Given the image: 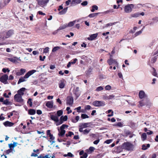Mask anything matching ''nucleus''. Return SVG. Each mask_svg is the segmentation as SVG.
Returning <instances> with one entry per match:
<instances>
[{
    "label": "nucleus",
    "instance_id": "nucleus-1",
    "mask_svg": "<svg viewBox=\"0 0 158 158\" xmlns=\"http://www.w3.org/2000/svg\"><path fill=\"white\" fill-rule=\"evenodd\" d=\"M35 70H32L28 72L23 77H21L19 79L18 82V84H19L20 83L26 81L27 79L31 75L36 72Z\"/></svg>",
    "mask_w": 158,
    "mask_h": 158
},
{
    "label": "nucleus",
    "instance_id": "nucleus-2",
    "mask_svg": "<svg viewBox=\"0 0 158 158\" xmlns=\"http://www.w3.org/2000/svg\"><path fill=\"white\" fill-rule=\"evenodd\" d=\"M123 149L129 151H133L135 148V146L130 142L124 143L122 145Z\"/></svg>",
    "mask_w": 158,
    "mask_h": 158
},
{
    "label": "nucleus",
    "instance_id": "nucleus-3",
    "mask_svg": "<svg viewBox=\"0 0 158 158\" xmlns=\"http://www.w3.org/2000/svg\"><path fill=\"white\" fill-rule=\"evenodd\" d=\"M134 7L133 4H128L124 7V11L126 13H130L132 10V9Z\"/></svg>",
    "mask_w": 158,
    "mask_h": 158
},
{
    "label": "nucleus",
    "instance_id": "nucleus-4",
    "mask_svg": "<svg viewBox=\"0 0 158 158\" xmlns=\"http://www.w3.org/2000/svg\"><path fill=\"white\" fill-rule=\"evenodd\" d=\"M92 104L96 107L103 106L105 105V102L103 101H95L92 103Z\"/></svg>",
    "mask_w": 158,
    "mask_h": 158
},
{
    "label": "nucleus",
    "instance_id": "nucleus-5",
    "mask_svg": "<svg viewBox=\"0 0 158 158\" xmlns=\"http://www.w3.org/2000/svg\"><path fill=\"white\" fill-rule=\"evenodd\" d=\"M49 0H38V4L42 7H44L46 5Z\"/></svg>",
    "mask_w": 158,
    "mask_h": 158
},
{
    "label": "nucleus",
    "instance_id": "nucleus-6",
    "mask_svg": "<svg viewBox=\"0 0 158 158\" xmlns=\"http://www.w3.org/2000/svg\"><path fill=\"white\" fill-rule=\"evenodd\" d=\"M88 123H83L80 124L79 126V131L80 132H81L84 128H86L88 127Z\"/></svg>",
    "mask_w": 158,
    "mask_h": 158
},
{
    "label": "nucleus",
    "instance_id": "nucleus-7",
    "mask_svg": "<svg viewBox=\"0 0 158 158\" xmlns=\"http://www.w3.org/2000/svg\"><path fill=\"white\" fill-rule=\"evenodd\" d=\"M15 100L20 103H23V99L22 98V96L19 94H16L14 96Z\"/></svg>",
    "mask_w": 158,
    "mask_h": 158
},
{
    "label": "nucleus",
    "instance_id": "nucleus-8",
    "mask_svg": "<svg viewBox=\"0 0 158 158\" xmlns=\"http://www.w3.org/2000/svg\"><path fill=\"white\" fill-rule=\"evenodd\" d=\"M73 99L71 96H68L67 98L66 104L69 106H72L73 103Z\"/></svg>",
    "mask_w": 158,
    "mask_h": 158
},
{
    "label": "nucleus",
    "instance_id": "nucleus-9",
    "mask_svg": "<svg viewBox=\"0 0 158 158\" xmlns=\"http://www.w3.org/2000/svg\"><path fill=\"white\" fill-rule=\"evenodd\" d=\"M66 81L63 79L61 80L58 83L59 87L60 89L63 88L65 86Z\"/></svg>",
    "mask_w": 158,
    "mask_h": 158
},
{
    "label": "nucleus",
    "instance_id": "nucleus-10",
    "mask_svg": "<svg viewBox=\"0 0 158 158\" xmlns=\"http://www.w3.org/2000/svg\"><path fill=\"white\" fill-rule=\"evenodd\" d=\"M8 79V76L7 75L5 74L0 78V81L2 82L6 83Z\"/></svg>",
    "mask_w": 158,
    "mask_h": 158
},
{
    "label": "nucleus",
    "instance_id": "nucleus-11",
    "mask_svg": "<svg viewBox=\"0 0 158 158\" xmlns=\"http://www.w3.org/2000/svg\"><path fill=\"white\" fill-rule=\"evenodd\" d=\"M26 72V70L25 69L22 68L16 72V74L17 76H21L23 75Z\"/></svg>",
    "mask_w": 158,
    "mask_h": 158
},
{
    "label": "nucleus",
    "instance_id": "nucleus-12",
    "mask_svg": "<svg viewBox=\"0 0 158 158\" xmlns=\"http://www.w3.org/2000/svg\"><path fill=\"white\" fill-rule=\"evenodd\" d=\"M139 96L140 98L142 99L146 97V95L144 91L141 90L139 93Z\"/></svg>",
    "mask_w": 158,
    "mask_h": 158
},
{
    "label": "nucleus",
    "instance_id": "nucleus-13",
    "mask_svg": "<svg viewBox=\"0 0 158 158\" xmlns=\"http://www.w3.org/2000/svg\"><path fill=\"white\" fill-rule=\"evenodd\" d=\"M98 35V33L90 35L89 37L87 38V39L89 40H94L97 37Z\"/></svg>",
    "mask_w": 158,
    "mask_h": 158
},
{
    "label": "nucleus",
    "instance_id": "nucleus-14",
    "mask_svg": "<svg viewBox=\"0 0 158 158\" xmlns=\"http://www.w3.org/2000/svg\"><path fill=\"white\" fill-rule=\"evenodd\" d=\"M107 62L109 65L113 64L116 65L118 64V63L115 60L111 58L109 60H108Z\"/></svg>",
    "mask_w": 158,
    "mask_h": 158
},
{
    "label": "nucleus",
    "instance_id": "nucleus-15",
    "mask_svg": "<svg viewBox=\"0 0 158 158\" xmlns=\"http://www.w3.org/2000/svg\"><path fill=\"white\" fill-rule=\"evenodd\" d=\"M73 93L77 97H78L80 94V93L79 92V87H77L76 88L74 89Z\"/></svg>",
    "mask_w": 158,
    "mask_h": 158
},
{
    "label": "nucleus",
    "instance_id": "nucleus-16",
    "mask_svg": "<svg viewBox=\"0 0 158 158\" xmlns=\"http://www.w3.org/2000/svg\"><path fill=\"white\" fill-rule=\"evenodd\" d=\"M53 103L52 101H48L46 104V106L49 108H52L53 107Z\"/></svg>",
    "mask_w": 158,
    "mask_h": 158
},
{
    "label": "nucleus",
    "instance_id": "nucleus-17",
    "mask_svg": "<svg viewBox=\"0 0 158 158\" xmlns=\"http://www.w3.org/2000/svg\"><path fill=\"white\" fill-rule=\"evenodd\" d=\"M25 90L26 89L25 88H21L18 91V94H17L22 96L24 94Z\"/></svg>",
    "mask_w": 158,
    "mask_h": 158
},
{
    "label": "nucleus",
    "instance_id": "nucleus-18",
    "mask_svg": "<svg viewBox=\"0 0 158 158\" xmlns=\"http://www.w3.org/2000/svg\"><path fill=\"white\" fill-rule=\"evenodd\" d=\"M80 19H78L75 20L72 22H70L67 24L68 27H71L74 25L76 22H79Z\"/></svg>",
    "mask_w": 158,
    "mask_h": 158
},
{
    "label": "nucleus",
    "instance_id": "nucleus-19",
    "mask_svg": "<svg viewBox=\"0 0 158 158\" xmlns=\"http://www.w3.org/2000/svg\"><path fill=\"white\" fill-rule=\"evenodd\" d=\"M77 60V58H75L73 60H71V61L69 62L67 65V67L68 68H69L70 67L72 64H74L76 63Z\"/></svg>",
    "mask_w": 158,
    "mask_h": 158
},
{
    "label": "nucleus",
    "instance_id": "nucleus-20",
    "mask_svg": "<svg viewBox=\"0 0 158 158\" xmlns=\"http://www.w3.org/2000/svg\"><path fill=\"white\" fill-rule=\"evenodd\" d=\"M17 143L16 142H14L13 144H10V153H13L15 152L13 149L14 148L16 147L17 145Z\"/></svg>",
    "mask_w": 158,
    "mask_h": 158
},
{
    "label": "nucleus",
    "instance_id": "nucleus-21",
    "mask_svg": "<svg viewBox=\"0 0 158 158\" xmlns=\"http://www.w3.org/2000/svg\"><path fill=\"white\" fill-rule=\"evenodd\" d=\"M58 130L59 132L58 135L60 136H63L65 133V130L59 129V127H58Z\"/></svg>",
    "mask_w": 158,
    "mask_h": 158
},
{
    "label": "nucleus",
    "instance_id": "nucleus-22",
    "mask_svg": "<svg viewBox=\"0 0 158 158\" xmlns=\"http://www.w3.org/2000/svg\"><path fill=\"white\" fill-rule=\"evenodd\" d=\"M68 7H66L62 9V10L60 11L58 13V14L60 15H63L65 14L67 11Z\"/></svg>",
    "mask_w": 158,
    "mask_h": 158
},
{
    "label": "nucleus",
    "instance_id": "nucleus-23",
    "mask_svg": "<svg viewBox=\"0 0 158 158\" xmlns=\"http://www.w3.org/2000/svg\"><path fill=\"white\" fill-rule=\"evenodd\" d=\"M49 141L51 143V144H52L53 143L55 142V137L53 135H50V136H49Z\"/></svg>",
    "mask_w": 158,
    "mask_h": 158
},
{
    "label": "nucleus",
    "instance_id": "nucleus-24",
    "mask_svg": "<svg viewBox=\"0 0 158 158\" xmlns=\"http://www.w3.org/2000/svg\"><path fill=\"white\" fill-rule=\"evenodd\" d=\"M28 114L31 115H33L35 114L36 113V111L35 110L32 109L29 110L28 111Z\"/></svg>",
    "mask_w": 158,
    "mask_h": 158
},
{
    "label": "nucleus",
    "instance_id": "nucleus-25",
    "mask_svg": "<svg viewBox=\"0 0 158 158\" xmlns=\"http://www.w3.org/2000/svg\"><path fill=\"white\" fill-rule=\"evenodd\" d=\"M100 13L99 12L92 13L89 14L88 15V17L90 18L96 17Z\"/></svg>",
    "mask_w": 158,
    "mask_h": 158
},
{
    "label": "nucleus",
    "instance_id": "nucleus-26",
    "mask_svg": "<svg viewBox=\"0 0 158 158\" xmlns=\"http://www.w3.org/2000/svg\"><path fill=\"white\" fill-rule=\"evenodd\" d=\"M51 118L52 120L55 122L56 121H58V119H59L58 117L57 116L53 115H51Z\"/></svg>",
    "mask_w": 158,
    "mask_h": 158
},
{
    "label": "nucleus",
    "instance_id": "nucleus-27",
    "mask_svg": "<svg viewBox=\"0 0 158 158\" xmlns=\"http://www.w3.org/2000/svg\"><path fill=\"white\" fill-rule=\"evenodd\" d=\"M150 145L149 144H144L142 146V149L143 150H146L149 148Z\"/></svg>",
    "mask_w": 158,
    "mask_h": 158
},
{
    "label": "nucleus",
    "instance_id": "nucleus-28",
    "mask_svg": "<svg viewBox=\"0 0 158 158\" xmlns=\"http://www.w3.org/2000/svg\"><path fill=\"white\" fill-rule=\"evenodd\" d=\"M81 2V0H72L71 3L72 4H77L80 3Z\"/></svg>",
    "mask_w": 158,
    "mask_h": 158
},
{
    "label": "nucleus",
    "instance_id": "nucleus-29",
    "mask_svg": "<svg viewBox=\"0 0 158 158\" xmlns=\"http://www.w3.org/2000/svg\"><path fill=\"white\" fill-rule=\"evenodd\" d=\"M80 117L78 116H76L75 118H73L72 119V121L74 123L77 122L79 120Z\"/></svg>",
    "mask_w": 158,
    "mask_h": 158
},
{
    "label": "nucleus",
    "instance_id": "nucleus-30",
    "mask_svg": "<svg viewBox=\"0 0 158 158\" xmlns=\"http://www.w3.org/2000/svg\"><path fill=\"white\" fill-rule=\"evenodd\" d=\"M98 9V6L95 5H93L92 6V9L91 10V11L92 12H94L95 10H97Z\"/></svg>",
    "mask_w": 158,
    "mask_h": 158
},
{
    "label": "nucleus",
    "instance_id": "nucleus-31",
    "mask_svg": "<svg viewBox=\"0 0 158 158\" xmlns=\"http://www.w3.org/2000/svg\"><path fill=\"white\" fill-rule=\"evenodd\" d=\"M10 95V91L9 90H7L5 91L4 94L3 96L6 98H9V95Z\"/></svg>",
    "mask_w": 158,
    "mask_h": 158
},
{
    "label": "nucleus",
    "instance_id": "nucleus-32",
    "mask_svg": "<svg viewBox=\"0 0 158 158\" xmlns=\"http://www.w3.org/2000/svg\"><path fill=\"white\" fill-rule=\"evenodd\" d=\"M141 138L142 141L145 140L147 138V135L145 133H143L141 136Z\"/></svg>",
    "mask_w": 158,
    "mask_h": 158
},
{
    "label": "nucleus",
    "instance_id": "nucleus-33",
    "mask_svg": "<svg viewBox=\"0 0 158 158\" xmlns=\"http://www.w3.org/2000/svg\"><path fill=\"white\" fill-rule=\"evenodd\" d=\"M19 59L16 57L10 58V61L15 63H17V61Z\"/></svg>",
    "mask_w": 158,
    "mask_h": 158
},
{
    "label": "nucleus",
    "instance_id": "nucleus-34",
    "mask_svg": "<svg viewBox=\"0 0 158 158\" xmlns=\"http://www.w3.org/2000/svg\"><path fill=\"white\" fill-rule=\"evenodd\" d=\"M60 48V47L59 46H56L54 47L52 50V52H54L56 51H58L59 49Z\"/></svg>",
    "mask_w": 158,
    "mask_h": 158
},
{
    "label": "nucleus",
    "instance_id": "nucleus-35",
    "mask_svg": "<svg viewBox=\"0 0 158 158\" xmlns=\"http://www.w3.org/2000/svg\"><path fill=\"white\" fill-rule=\"evenodd\" d=\"M117 23V22H114V23H107V24H106V25H105L104 27L103 28H104L107 27H108L111 26H112L113 25H114Z\"/></svg>",
    "mask_w": 158,
    "mask_h": 158
},
{
    "label": "nucleus",
    "instance_id": "nucleus-36",
    "mask_svg": "<svg viewBox=\"0 0 158 158\" xmlns=\"http://www.w3.org/2000/svg\"><path fill=\"white\" fill-rule=\"evenodd\" d=\"M62 121H63V122L64 121H65L67 120L68 119V116L67 115H65L64 116H61L60 118Z\"/></svg>",
    "mask_w": 158,
    "mask_h": 158
},
{
    "label": "nucleus",
    "instance_id": "nucleus-37",
    "mask_svg": "<svg viewBox=\"0 0 158 158\" xmlns=\"http://www.w3.org/2000/svg\"><path fill=\"white\" fill-rule=\"evenodd\" d=\"M63 123V121H62V120H61V119L60 118L59 120L58 119V121H56L55 122V124L56 126H59L62 124Z\"/></svg>",
    "mask_w": 158,
    "mask_h": 158
},
{
    "label": "nucleus",
    "instance_id": "nucleus-38",
    "mask_svg": "<svg viewBox=\"0 0 158 158\" xmlns=\"http://www.w3.org/2000/svg\"><path fill=\"white\" fill-rule=\"evenodd\" d=\"M38 158H50V157L49 156L48 154H47L45 156L43 155H40L38 156Z\"/></svg>",
    "mask_w": 158,
    "mask_h": 158
},
{
    "label": "nucleus",
    "instance_id": "nucleus-39",
    "mask_svg": "<svg viewBox=\"0 0 158 158\" xmlns=\"http://www.w3.org/2000/svg\"><path fill=\"white\" fill-rule=\"evenodd\" d=\"M90 130L89 129H86L84 130H83L81 132H82L84 134H87L90 131Z\"/></svg>",
    "mask_w": 158,
    "mask_h": 158
},
{
    "label": "nucleus",
    "instance_id": "nucleus-40",
    "mask_svg": "<svg viewBox=\"0 0 158 158\" xmlns=\"http://www.w3.org/2000/svg\"><path fill=\"white\" fill-rule=\"evenodd\" d=\"M145 104L143 102V100H142L139 102V104L138 105V107H140L145 105Z\"/></svg>",
    "mask_w": 158,
    "mask_h": 158
},
{
    "label": "nucleus",
    "instance_id": "nucleus-41",
    "mask_svg": "<svg viewBox=\"0 0 158 158\" xmlns=\"http://www.w3.org/2000/svg\"><path fill=\"white\" fill-rule=\"evenodd\" d=\"M68 27L67 24H64V25L60 26L59 27V30H62L63 29H64L66 28V27Z\"/></svg>",
    "mask_w": 158,
    "mask_h": 158
},
{
    "label": "nucleus",
    "instance_id": "nucleus-42",
    "mask_svg": "<svg viewBox=\"0 0 158 158\" xmlns=\"http://www.w3.org/2000/svg\"><path fill=\"white\" fill-rule=\"evenodd\" d=\"M49 48L48 47L45 48L44 50L43 53H48L49 52Z\"/></svg>",
    "mask_w": 158,
    "mask_h": 158
},
{
    "label": "nucleus",
    "instance_id": "nucleus-43",
    "mask_svg": "<svg viewBox=\"0 0 158 158\" xmlns=\"http://www.w3.org/2000/svg\"><path fill=\"white\" fill-rule=\"evenodd\" d=\"M63 111L61 110H59L57 112V116L59 117L63 114Z\"/></svg>",
    "mask_w": 158,
    "mask_h": 158
},
{
    "label": "nucleus",
    "instance_id": "nucleus-44",
    "mask_svg": "<svg viewBox=\"0 0 158 158\" xmlns=\"http://www.w3.org/2000/svg\"><path fill=\"white\" fill-rule=\"evenodd\" d=\"M81 118L83 119H85L89 118V117L86 114H82L81 115Z\"/></svg>",
    "mask_w": 158,
    "mask_h": 158
},
{
    "label": "nucleus",
    "instance_id": "nucleus-45",
    "mask_svg": "<svg viewBox=\"0 0 158 158\" xmlns=\"http://www.w3.org/2000/svg\"><path fill=\"white\" fill-rule=\"evenodd\" d=\"M68 127V126L66 124L62 125L60 127V129L64 130L65 128H67Z\"/></svg>",
    "mask_w": 158,
    "mask_h": 158
},
{
    "label": "nucleus",
    "instance_id": "nucleus-46",
    "mask_svg": "<svg viewBox=\"0 0 158 158\" xmlns=\"http://www.w3.org/2000/svg\"><path fill=\"white\" fill-rule=\"evenodd\" d=\"M64 157L69 156H70L71 157H72L73 156V155L71 153L69 152L68 153V154H64Z\"/></svg>",
    "mask_w": 158,
    "mask_h": 158
},
{
    "label": "nucleus",
    "instance_id": "nucleus-47",
    "mask_svg": "<svg viewBox=\"0 0 158 158\" xmlns=\"http://www.w3.org/2000/svg\"><path fill=\"white\" fill-rule=\"evenodd\" d=\"M81 106H79L78 107L76 108L75 109L77 110V111L78 112L80 113V112H83V111L82 110H81Z\"/></svg>",
    "mask_w": 158,
    "mask_h": 158
},
{
    "label": "nucleus",
    "instance_id": "nucleus-48",
    "mask_svg": "<svg viewBox=\"0 0 158 158\" xmlns=\"http://www.w3.org/2000/svg\"><path fill=\"white\" fill-rule=\"evenodd\" d=\"M27 103L30 106H31L32 105V99L31 98H29L27 101Z\"/></svg>",
    "mask_w": 158,
    "mask_h": 158
},
{
    "label": "nucleus",
    "instance_id": "nucleus-49",
    "mask_svg": "<svg viewBox=\"0 0 158 158\" xmlns=\"http://www.w3.org/2000/svg\"><path fill=\"white\" fill-rule=\"evenodd\" d=\"M157 58V56H155L152 58V59L151 61L152 62V63H154L156 62V59Z\"/></svg>",
    "mask_w": 158,
    "mask_h": 158
},
{
    "label": "nucleus",
    "instance_id": "nucleus-50",
    "mask_svg": "<svg viewBox=\"0 0 158 158\" xmlns=\"http://www.w3.org/2000/svg\"><path fill=\"white\" fill-rule=\"evenodd\" d=\"M103 89V88L101 86H99L96 89V91H100L102 90Z\"/></svg>",
    "mask_w": 158,
    "mask_h": 158
},
{
    "label": "nucleus",
    "instance_id": "nucleus-51",
    "mask_svg": "<svg viewBox=\"0 0 158 158\" xmlns=\"http://www.w3.org/2000/svg\"><path fill=\"white\" fill-rule=\"evenodd\" d=\"M3 124L6 127L10 126V122L9 121H7L4 122Z\"/></svg>",
    "mask_w": 158,
    "mask_h": 158
},
{
    "label": "nucleus",
    "instance_id": "nucleus-52",
    "mask_svg": "<svg viewBox=\"0 0 158 158\" xmlns=\"http://www.w3.org/2000/svg\"><path fill=\"white\" fill-rule=\"evenodd\" d=\"M145 6L144 4H139L137 5L136 6V8H140L141 7L144 6Z\"/></svg>",
    "mask_w": 158,
    "mask_h": 158
},
{
    "label": "nucleus",
    "instance_id": "nucleus-53",
    "mask_svg": "<svg viewBox=\"0 0 158 158\" xmlns=\"http://www.w3.org/2000/svg\"><path fill=\"white\" fill-rule=\"evenodd\" d=\"M111 87L110 85H107L105 87V89L106 90H110L111 89Z\"/></svg>",
    "mask_w": 158,
    "mask_h": 158
},
{
    "label": "nucleus",
    "instance_id": "nucleus-54",
    "mask_svg": "<svg viewBox=\"0 0 158 158\" xmlns=\"http://www.w3.org/2000/svg\"><path fill=\"white\" fill-rule=\"evenodd\" d=\"M95 149V148L94 147H90L89 148L88 151H90V152H92Z\"/></svg>",
    "mask_w": 158,
    "mask_h": 158
},
{
    "label": "nucleus",
    "instance_id": "nucleus-55",
    "mask_svg": "<svg viewBox=\"0 0 158 158\" xmlns=\"http://www.w3.org/2000/svg\"><path fill=\"white\" fill-rule=\"evenodd\" d=\"M91 108V106L89 105H86L85 106V109L86 110H90Z\"/></svg>",
    "mask_w": 158,
    "mask_h": 158
},
{
    "label": "nucleus",
    "instance_id": "nucleus-56",
    "mask_svg": "<svg viewBox=\"0 0 158 158\" xmlns=\"http://www.w3.org/2000/svg\"><path fill=\"white\" fill-rule=\"evenodd\" d=\"M71 2V0H68L65 2V6H68L70 4Z\"/></svg>",
    "mask_w": 158,
    "mask_h": 158
},
{
    "label": "nucleus",
    "instance_id": "nucleus-57",
    "mask_svg": "<svg viewBox=\"0 0 158 158\" xmlns=\"http://www.w3.org/2000/svg\"><path fill=\"white\" fill-rule=\"evenodd\" d=\"M88 155L86 153H84L83 155L81 156V158H86L87 157Z\"/></svg>",
    "mask_w": 158,
    "mask_h": 158
},
{
    "label": "nucleus",
    "instance_id": "nucleus-58",
    "mask_svg": "<svg viewBox=\"0 0 158 158\" xmlns=\"http://www.w3.org/2000/svg\"><path fill=\"white\" fill-rule=\"evenodd\" d=\"M73 135V133L72 132L69 131L68 133V134H66V136H71Z\"/></svg>",
    "mask_w": 158,
    "mask_h": 158
},
{
    "label": "nucleus",
    "instance_id": "nucleus-59",
    "mask_svg": "<svg viewBox=\"0 0 158 158\" xmlns=\"http://www.w3.org/2000/svg\"><path fill=\"white\" fill-rule=\"evenodd\" d=\"M115 96L113 95H110L108 96L109 100L113 99L114 98Z\"/></svg>",
    "mask_w": 158,
    "mask_h": 158
},
{
    "label": "nucleus",
    "instance_id": "nucleus-60",
    "mask_svg": "<svg viewBox=\"0 0 158 158\" xmlns=\"http://www.w3.org/2000/svg\"><path fill=\"white\" fill-rule=\"evenodd\" d=\"M39 57L40 60L43 61L44 60V59H45L46 57L45 56H44L43 57H42L41 56H40Z\"/></svg>",
    "mask_w": 158,
    "mask_h": 158
},
{
    "label": "nucleus",
    "instance_id": "nucleus-61",
    "mask_svg": "<svg viewBox=\"0 0 158 158\" xmlns=\"http://www.w3.org/2000/svg\"><path fill=\"white\" fill-rule=\"evenodd\" d=\"M118 75L119 78L123 79V76L121 72H119L118 73Z\"/></svg>",
    "mask_w": 158,
    "mask_h": 158
},
{
    "label": "nucleus",
    "instance_id": "nucleus-62",
    "mask_svg": "<svg viewBox=\"0 0 158 158\" xmlns=\"http://www.w3.org/2000/svg\"><path fill=\"white\" fill-rule=\"evenodd\" d=\"M2 71L5 73L6 72H7L9 73V69H6V68H3V69H2Z\"/></svg>",
    "mask_w": 158,
    "mask_h": 158
},
{
    "label": "nucleus",
    "instance_id": "nucleus-63",
    "mask_svg": "<svg viewBox=\"0 0 158 158\" xmlns=\"http://www.w3.org/2000/svg\"><path fill=\"white\" fill-rule=\"evenodd\" d=\"M88 4V2L86 1H85L81 3V5L83 6H86Z\"/></svg>",
    "mask_w": 158,
    "mask_h": 158
},
{
    "label": "nucleus",
    "instance_id": "nucleus-64",
    "mask_svg": "<svg viewBox=\"0 0 158 158\" xmlns=\"http://www.w3.org/2000/svg\"><path fill=\"white\" fill-rule=\"evenodd\" d=\"M60 30H59V28L57 30H55V31H54L53 32L52 34L53 35H54L56 34L59 31H60Z\"/></svg>",
    "mask_w": 158,
    "mask_h": 158
}]
</instances>
